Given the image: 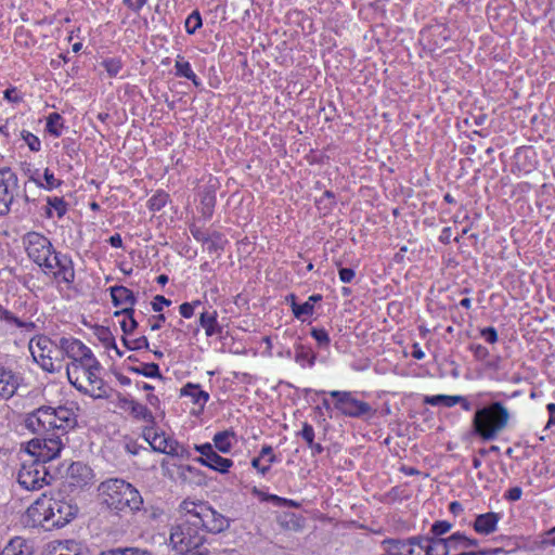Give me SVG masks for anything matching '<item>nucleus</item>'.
Segmentation results:
<instances>
[{
  "mask_svg": "<svg viewBox=\"0 0 555 555\" xmlns=\"http://www.w3.org/2000/svg\"><path fill=\"white\" fill-rule=\"evenodd\" d=\"M181 520L170 531L169 542L177 551L186 552L190 555H210L206 542L205 531L202 525H191L192 515H195L193 502L183 501L180 505Z\"/></svg>",
  "mask_w": 555,
  "mask_h": 555,
  "instance_id": "1",
  "label": "nucleus"
},
{
  "mask_svg": "<svg viewBox=\"0 0 555 555\" xmlns=\"http://www.w3.org/2000/svg\"><path fill=\"white\" fill-rule=\"evenodd\" d=\"M101 364L95 357H87L79 364L67 365L66 374L69 383L80 392L95 399L108 398L109 389L101 378Z\"/></svg>",
  "mask_w": 555,
  "mask_h": 555,
  "instance_id": "2",
  "label": "nucleus"
},
{
  "mask_svg": "<svg viewBox=\"0 0 555 555\" xmlns=\"http://www.w3.org/2000/svg\"><path fill=\"white\" fill-rule=\"evenodd\" d=\"M99 491L103 503L118 512L139 511L143 503L139 491L122 479L105 480L99 486Z\"/></svg>",
  "mask_w": 555,
  "mask_h": 555,
  "instance_id": "3",
  "label": "nucleus"
},
{
  "mask_svg": "<svg viewBox=\"0 0 555 555\" xmlns=\"http://www.w3.org/2000/svg\"><path fill=\"white\" fill-rule=\"evenodd\" d=\"M509 414L499 402L476 411L473 427L474 431L483 440L494 439L507 425Z\"/></svg>",
  "mask_w": 555,
  "mask_h": 555,
  "instance_id": "4",
  "label": "nucleus"
},
{
  "mask_svg": "<svg viewBox=\"0 0 555 555\" xmlns=\"http://www.w3.org/2000/svg\"><path fill=\"white\" fill-rule=\"evenodd\" d=\"M29 351L34 360L47 372H59L63 367L62 350L47 336H39L29 341Z\"/></svg>",
  "mask_w": 555,
  "mask_h": 555,
  "instance_id": "5",
  "label": "nucleus"
},
{
  "mask_svg": "<svg viewBox=\"0 0 555 555\" xmlns=\"http://www.w3.org/2000/svg\"><path fill=\"white\" fill-rule=\"evenodd\" d=\"M194 513L191 525H202L205 533H221L229 529L230 519L204 502H193Z\"/></svg>",
  "mask_w": 555,
  "mask_h": 555,
  "instance_id": "6",
  "label": "nucleus"
},
{
  "mask_svg": "<svg viewBox=\"0 0 555 555\" xmlns=\"http://www.w3.org/2000/svg\"><path fill=\"white\" fill-rule=\"evenodd\" d=\"M43 418V430L52 434L64 435L69 428L76 425V417L73 410L66 406L51 408L41 406Z\"/></svg>",
  "mask_w": 555,
  "mask_h": 555,
  "instance_id": "7",
  "label": "nucleus"
},
{
  "mask_svg": "<svg viewBox=\"0 0 555 555\" xmlns=\"http://www.w3.org/2000/svg\"><path fill=\"white\" fill-rule=\"evenodd\" d=\"M63 443L60 434H47L43 438H34L27 442L26 452L35 457V461L44 465L54 460L61 452Z\"/></svg>",
  "mask_w": 555,
  "mask_h": 555,
  "instance_id": "8",
  "label": "nucleus"
},
{
  "mask_svg": "<svg viewBox=\"0 0 555 555\" xmlns=\"http://www.w3.org/2000/svg\"><path fill=\"white\" fill-rule=\"evenodd\" d=\"M52 477L46 466L37 461L24 463L17 474V481L26 490L35 491L50 483Z\"/></svg>",
  "mask_w": 555,
  "mask_h": 555,
  "instance_id": "9",
  "label": "nucleus"
},
{
  "mask_svg": "<svg viewBox=\"0 0 555 555\" xmlns=\"http://www.w3.org/2000/svg\"><path fill=\"white\" fill-rule=\"evenodd\" d=\"M330 396L335 399V409L345 416L359 418L374 412L367 402L357 399L350 391L333 390Z\"/></svg>",
  "mask_w": 555,
  "mask_h": 555,
  "instance_id": "10",
  "label": "nucleus"
},
{
  "mask_svg": "<svg viewBox=\"0 0 555 555\" xmlns=\"http://www.w3.org/2000/svg\"><path fill=\"white\" fill-rule=\"evenodd\" d=\"M24 244L28 257L39 267L46 268L54 254L51 242L42 234L29 232L24 237Z\"/></svg>",
  "mask_w": 555,
  "mask_h": 555,
  "instance_id": "11",
  "label": "nucleus"
},
{
  "mask_svg": "<svg viewBox=\"0 0 555 555\" xmlns=\"http://www.w3.org/2000/svg\"><path fill=\"white\" fill-rule=\"evenodd\" d=\"M144 437L152 449L156 452L181 457L186 454V450L183 446H181L178 441L166 437L164 433L158 434L153 429H147L144 431Z\"/></svg>",
  "mask_w": 555,
  "mask_h": 555,
  "instance_id": "12",
  "label": "nucleus"
},
{
  "mask_svg": "<svg viewBox=\"0 0 555 555\" xmlns=\"http://www.w3.org/2000/svg\"><path fill=\"white\" fill-rule=\"evenodd\" d=\"M48 526L63 527L77 514V507L64 500L49 499Z\"/></svg>",
  "mask_w": 555,
  "mask_h": 555,
  "instance_id": "13",
  "label": "nucleus"
},
{
  "mask_svg": "<svg viewBox=\"0 0 555 555\" xmlns=\"http://www.w3.org/2000/svg\"><path fill=\"white\" fill-rule=\"evenodd\" d=\"M94 474L91 467L74 462L67 469L66 481L73 489H85L93 483Z\"/></svg>",
  "mask_w": 555,
  "mask_h": 555,
  "instance_id": "14",
  "label": "nucleus"
},
{
  "mask_svg": "<svg viewBox=\"0 0 555 555\" xmlns=\"http://www.w3.org/2000/svg\"><path fill=\"white\" fill-rule=\"evenodd\" d=\"M59 345L60 350H62V359L66 356L72 360L68 365L79 364L87 357H93L92 351L78 339L63 337Z\"/></svg>",
  "mask_w": 555,
  "mask_h": 555,
  "instance_id": "15",
  "label": "nucleus"
},
{
  "mask_svg": "<svg viewBox=\"0 0 555 555\" xmlns=\"http://www.w3.org/2000/svg\"><path fill=\"white\" fill-rule=\"evenodd\" d=\"M46 269L53 270L55 278L66 283H72L75 278V271L72 259L64 254L54 253Z\"/></svg>",
  "mask_w": 555,
  "mask_h": 555,
  "instance_id": "16",
  "label": "nucleus"
},
{
  "mask_svg": "<svg viewBox=\"0 0 555 555\" xmlns=\"http://www.w3.org/2000/svg\"><path fill=\"white\" fill-rule=\"evenodd\" d=\"M385 552L382 555H424L422 545L417 544L416 538L405 540L384 541Z\"/></svg>",
  "mask_w": 555,
  "mask_h": 555,
  "instance_id": "17",
  "label": "nucleus"
},
{
  "mask_svg": "<svg viewBox=\"0 0 555 555\" xmlns=\"http://www.w3.org/2000/svg\"><path fill=\"white\" fill-rule=\"evenodd\" d=\"M18 387L15 374L0 364V400H8L16 392Z\"/></svg>",
  "mask_w": 555,
  "mask_h": 555,
  "instance_id": "18",
  "label": "nucleus"
},
{
  "mask_svg": "<svg viewBox=\"0 0 555 555\" xmlns=\"http://www.w3.org/2000/svg\"><path fill=\"white\" fill-rule=\"evenodd\" d=\"M417 544L422 545L424 555H449L444 538L415 537Z\"/></svg>",
  "mask_w": 555,
  "mask_h": 555,
  "instance_id": "19",
  "label": "nucleus"
},
{
  "mask_svg": "<svg viewBox=\"0 0 555 555\" xmlns=\"http://www.w3.org/2000/svg\"><path fill=\"white\" fill-rule=\"evenodd\" d=\"M49 499L46 495L35 501L27 509V516L34 525L48 526Z\"/></svg>",
  "mask_w": 555,
  "mask_h": 555,
  "instance_id": "20",
  "label": "nucleus"
},
{
  "mask_svg": "<svg viewBox=\"0 0 555 555\" xmlns=\"http://www.w3.org/2000/svg\"><path fill=\"white\" fill-rule=\"evenodd\" d=\"M499 520L500 516L496 513L480 514L474 521V529L479 534L488 535L495 531Z\"/></svg>",
  "mask_w": 555,
  "mask_h": 555,
  "instance_id": "21",
  "label": "nucleus"
},
{
  "mask_svg": "<svg viewBox=\"0 0 555 555\" xmlns=\"http://www.w3.org/2000/svg\"><path fill=\"white\" fill-rule=\"evenodd\" d=\"M449 555L460 554L466 552L470 546L476 545V541L468 539L464 534L456 532L446 539Z\"/></svg>",
  "mask_w": 555,
  "mask_h": 555,
  "instance_id": "22",
  "label": "nucleus"
},
{
  "mask_svg": "<svg viewBox=\"0 0 555 555\" xmlns=\"http://www.w3.org/2000/svg\"><path fill=\"white\" fill-rule=\"evenodd\" d=\"M112 301L115 307L124 306L133 308L135 304V297L129 288L125 286H113L111 287Z\"/></svg>",
  "mask_w": 555,
  "mask_h": 555,
  "instance_id": "23",
  "label": "nucleus"
},
{
  "mask_svg": "<svg viewBox=\"0 0 555 555\" xmlns=\"http://www.w3.org/2000/svg\"><path fill=\"white\" fill-rule=\"evenodd\" d=\"M181 396L190 397L192 402L195 405H198V412L204 410V406L209 399L208 392L202 390L199 385L192 383H189L181 388Z\"/></svg>",
  "mask_w": 555,
  "mask_h": 555,
  "instance_id": "24",
  "label": "nucleus"
},
{
  "mask_svg": "<svg viewBox=\"0 0 555 555\" xmlns=\"http://www.w3.org/2000/svg\"><path fill=\"white\" fill-rule=\"evenodd\" d=\"M199 324L205 330V334L210 337L221 332L217 322V312L205 311L199 317Z\"/></svg>",
  "mask_w": 555,
  "mask_h": 555,
  "instance_id": "25",
  "label": "nucleus"
},
{
  "mask_svg": "<svg viewBox=\"0 0 555 555\" xmlns=\"http://www.w3.org/2000/svg\"><path fill=\"white\" fill-rule=\"evenodd\" d=\"M12 201L13 193L9 189L4 173L0 171V215L9 212Z\"/></svg>",
  "mask_w": 555,
  "mask_h": 555,
  "instance_id": "26",
  "label": "nucleus"
},
{
  "mask_svg": "<svg viewBox=\"0 0 555 555\" xmlns=\"http://www.w3.org/2000/svg\"><path fill=\"white\" fill-rule=\"evenodd\" d=\"M51 555H89L87 550L75 541L61 542Z\"/></svg>",
  "mask_w": 555,
  "mask_h": 555,
  "instance_id": "27",
  "label": "nucleus"
},
{
  "mask_svg": "<svg viewBox=\"0 0 555 555\" xmlns=\"http://www.w3.org/2000/svg\"><path fill=\"white\" fill-rule=\"evenodd\" d=\"M235 434L232 430L217 433L212 439L215 447L222 453L230 452Z\"/></svg>",
  "mask_w": 555,
  "mask_h": 555,
  "instance_id": "28",
  "label": "nucleus"
},
{
  "mask_svg": "<svg viewBox=\"0 0 555 555\" xmlns=\"http://www.w3.org/2000/svg\"><path fill=\"white\" fill-rule=\"evenodd\" d=\"M217 472L227 473L228 469L233 465L232 460L220 456L216 451L208 457L203 464Z\"/></svg>",
  "mask_w": 555,
  "mask_h": 555,
  "instance_id": "29",
  "label": "nucleus"
},
{
  "mask_svg": "<svg viewBox=\"0 0 555 555\" xmlns=\"http://www.w3.org/2000/svg\"><path fill=\"white\" fill-rule=\"evenodd\" d=\"M134 309L125 307L120 311L115 312V315H125L126 318L120 322V327L125 334H130L138 326L137 321L133 318Z\"/></svg>",
  "mask_w": 555,
  "mask_h": 555,
  "instance_id": "30",
  "label": "nucleus"
},
{
  "mask_svg": "<svg viewBox=\"0 0 555 555\" xmlns=\"http://www.w3.org/2000/svg\"><path fill=\"white\" fill-rule=\"evenodd\" d=\"M130 414L137 418L147 423H152L154 421L152 412L143 404L137 402H130L129 410Z\"/></svg>",
  "mask_w": 555,
  "mask_h": 555,
  "instance_id": "31",
  "label": "nucleus"
},
{
  "mask_svg": "<svg viewBox=\"0 0 555 555\" xmlns=\"http://www.w3.org/2000/svg\"><path fill=\"white\" fill-rule=\"evenodd\" d=\"M42 410L39 408L35 412L27 415L25 420V426L33 433H44L43 430V418L41 417Z\"/></svg>",
  "mask_w": 555,
  "mask_h": 555,
  "instance_id": "32",
  "label": "nucleus"
},
{
  "mask_svg": "<svg viewBox=\"0 0 555 555\" xmlns=\"http://www.w3.org/2000/svg\"><path fill=\"white\" fill-rule=\"evenodd\" d=\"M461 400H462V396H447V395H437V396H431V397L425 398V402L430 405L442 404L448 408L454 406Z\"/></svg>",
  "mask_w": 555,
  "mask_h": 555,
  "instance_id": "33",
  "label": "nucleus"
},
{
  "mask_svg": "<svg viewBox=\"0 0 555 555\" xmlns=\"http://www.w3.org/2000/svg\"><path fill=\"white\" fill-rule=\"evenodd\" d=\"M3 555H31L29 546L22 539L12 540L3 551Z\"/></svg>",
  "mask_w": 555,
  "mask_h": 555,
  "instance_id": "34",
  "label": "nucleus"
},
{
  "mask_svg": "<svg viewBox=\"0 0 555 555\" xmlns=\"http://www.w3.org/2000/svg\"><path fill=\"white\" fill-rule=\"evenodd\" d=\"M175 68H176L177 76L190 79L195 85H197L196 75L193 73L190 63L188 61H184L183 57L178 56L176 64H175Z\"/></svg>",
  "mask_w": 555,
  "mask_h": 555,
  "instance_id": "35",
  "label": "nucleus"
},
{
  "mask_svg": "<svg viewBox=\"0 0 555 555\" xmlns=\"http://www.w3.org/2000/svg\"><path fill=\"white\" fill-rule=\"evenodd\" d=\"M295 360L301 365L307 363L309 366H312L315 361V353L310 348L299 345L296 348Z\"/></svg>",
  "mask_w": 555,
  "mask_h": 555,
  "instance_id": "36",
  "label": "nucleus"
},
{
  "mask_svg": "<svg viewBox=\"0 0 555 555\" xmlns=\"http://www.w3.org/2000/svg\"><path fill=\"white\" fill-rule=\"evenodd\" d=\"M48 206H49V208L47 210L48 217L52 216V214H51L52 208L56 211L59 218L63 217L66 212V203L64 202V199L62 197H49Z\"/></svg>",
  "mask_w": 555,
  "mask_h": 555,
  "instance_id": "37",
  "label": "nucleus"
},
{
  "mask_svg": "<svg viewBox=\"0 0 555 555\" xmlns=\"http://www.w3.org/2000/svg\"><path fill=\"white\" fill-rule=\"evenodd\" d=\"M131 371L142 374L146 377H159L162 378V374L159 372V367L156 363H144L141 366L132 367Z\"/></svg>",
  "mask_w": 555,
  "mask_h": 555,
  "instance_id": "38",
  "label": "nucleus"
},
{
  "mask_svg": "<svg viewBox=\"0 0 555 555\" xmlns=\"http://www.w3.org/2000/svg\"><path fill=\"white\" fill-rule=\"evenodd\" d=\"M61 128H62V117L60 114L57 113H52L50 114V116L48 117V120H47V130L55 135V137H60L61 135Z\"/></svg>",
  "mask_w": 555,
  "mask_h": 555,
  "instance_id": "39",
  "label": "nucleus"
},
{
  "mask_svg": "<svg viewBox=\"0 0 555 555\" xmlns=\"http://www.w3.org/2000/svg\"><path fill=\"white\" fill-rule=\"evenodd\" d=\"M202 26V17L198 11L192 12L185 21V29L189 34H194Z\"/></svg>",
  "mask_w": 555,
  "mask_h": 555,
  "instance_id": "40",
  "label": "nucleus"
},
{
  "mask_svg": "<svg viewBox=\"0 0 555 555\" xmlns=\"http://www.w3.org/2000/svg\"><path fill=\"white\" fill-rule=\"evenodd\" d=\"M313 305L309 301L304 302L302 305L294 304V315L297 319H304L305 317H310L313 314Z\"/></svg>",
  "mask_w": 555,
  "mask_h": 555,
  "instance_id": "41",
  "label": "nucleus"
},
{
  "mask_svg": "<svg viewBox=\"0 0 555 555\" xmlns=\"http://www.w3.org/2000/svg\"><path fill=\"white\" fill-rule=\"evenodd\" d=\"M452 528V525L449 522V521H446V520H441V521H436L433 526H431V533H433V537L431 538H442L441 535H443L444 533H448Z\"/></svg>",
  "mask_w": 555,
  "mask_h": 555,
  "instance_id": "42",
  "label": "nucleus"
},
{
  "mask_svg": "<svg viewBox=\"0 0 555 555\" xmlns=\"http://www.w3.org/2000/svg\"><path fill=\"white\" fill-rule=\"evenodd\" d=\"M22 138H23L25 143L28 145V147L33 152L40 151L41 142H40V140H39V138L37 135H35V134H33L31 132H28V131H23L22 132Z\"/></svg>",
  "mask_w": 555,
  "mask_h": 555,
  "instance_id": "43",
  "label": "nucleus"
},
{
  "mask_svg": "<svg viewBox=\"0 0 555 555\" xmlns=\"http://www.w3.org/2000/svg\"><path fill=\"white\" fill-rule=\"evenodd\" d=\"M281 525L288 530L298 531L301 529L300 519L294 514L285 515V519L281 521Z\"/></svg>",
  "mask_w": 555,
  "mask_h": 555,
  "instance_id": "44",
  "label": "nucleus"
},
{
  "mask_svg": "<svg viewBox=\"0 0 555 555\" xmlns=\"http://www.w3.org/2000/svg\"><path fill=\"white\" fill-rule=\"evenodd\" d=\"M102 65L111 77H115L121 68V63L117 59L105 60L103 61Z\"/></svg>",
  "mask_w": 555,
  "mask_h": 555,
  "instance_id": "45",
  "label": "nucleus"
},
{
  "mask_svg": "<svg viewBox=\"0 0 555 555\" xmlns=\"http://www.w3.org/2000/svg\"><path fill=\"white\" fill-rule=\"evenodd\" d=\"M204 244L206 245V249L209 253H214V251H217L218 249L222 248V242H221L220 235L208 236L207 238H205Z\"/></svg>",
  "mask_w": 555,
  "mask_h": 555,
  "instance_id": "46",
  "label": "nucleus"
},
{
  "mask_svg": "<svg viewBox=\"0 0 555 555\" xmlns=\"http://www.w3.org/2000/svg\"><path fill=\"white\" fill-rule=\"evenodd\" d=\"M311 335L320 346H327L330 344V336L323 328H313Z\"/></svg>",
  "mask_w": 555,
  "mask_h": 555,
  "instance_id": "47",
  "label": "nucleus"
},
{
  "mask_svg": "<svg viewBox=\"0 0 555 555\" xmlns=\"http://www.w3.org/2000/svg\"><path fill=\"white\" fill-rule=\"evenodd\" d=\"M195 449L202 454L198 461L204 464L208 457L215 452L212 446L210 443H205L202 446H196Z\"/></svg>",
  "mask_w": 555,
  "mask_h": 555,
  "instance_id": "48",
  "label": "nucleus"
},
{
  "mask_svg": "<svg viewBox=\"0 0 555 555\" xmlns=\"http://www.w3.org/2000/svg\"><path fill=\"white\" fill-rule=\"evenodd\" d=\"M300 436L302 437V439H305V441L308 443V446H313L314 429L310 424H308V423L304 424L302 429L300 431Z\"/></svg>",
  "mask_w": 555,
  "mask_h": 555,
  "instance_id": "49",
  "label": "nucleus"
},
{
  "mask_svg": "<svg viewBox=\"0 0 555 555\" xmlns=\"http://www.w3.org/2000/svg\"><path fill=\"white\" fill-rule=\"evenodd\" d=\"M201 305V301L199 300H196L192 304L190 302H184L182 305H180L179 307V310H180V314L185 318V319H189L191 318L193 314H194V308L195 306H198Z\"/></svg>",
  "mask_w": 555,
  "mask_h": 555,
  "instance_id": "50",
  "label": "nucleus"
},
{
  "mask_svg": "<svg viewBox=\"0 0 555 555\" xmlns=\"http://www.w3.org/2000/svg\"><path fill=\"white\" fill-rule=\"evenodd\" d=\"M166 202H167L166 194H157V195H154L150 199V207L152 210H159L162 207L165 206Z\"/></svg>",
  "mask_w": 555,
  "mask_h": 555,
  "instance_id": "51",
  "label": "nucleus"
},
{
  "mask_svg": "<svg viewBox=\"0 0 555 555\" xmlns=\"http://www.w3.org/2000/svg\"><path fill=\"white\" fill-rule=\"evenodd\" d=\"M43 177L47 189L52 190L61 185V180L56 179L48 168L44 170Z\"/></svg>",
  "mask_w": 555,
  "mask_h": 555,
  "instance_id": "52",
  "label": "nucleus"
},
{
  "mask_svg": "<svg viewBox=\"0 0 555 555\" xmlns=\"http://www.w3.org/2000/svg\"><path fill=\"white\" fill-rule=\"evenodd\" d=\"M170 305H171V301L162 295L155 296L154 300L152 301V308L155 312L162 311L163 306H170Z\"/></svg>",
  "mask_w": 555,
  "mask_h": 555,
  "instance_id": "53",
  "label": "nucleus"
},
{
  "mask_svg": "<svg viewBox=\"0 0 555 555\" xmlns=\"http://www.w3.org/2000/svg\"><path fill=\"white\" fill-rule=\"evenodd\" d=\"M125 346L129 349H140V348H149V340L145 336H142L135 340H133V345L130 346L126 338H122Z\"/></svg>",
  "mask_w": 555,
  "mask_h": 555,
  "instance_id": "54",
  "label": "nucleus"
},
{
  "mask_svg": "<svg viewBox=\"0 0 555 555\" xmlns=\"http://www.w3.org/2000/svg\"><path fill=\"white\" fill-rule=\"evenodd\" d=\"M481 336L483 339L490 344H493L498 340L496 331L493 327H487L481 331Z\"/></svg>",
  "mask_w": 555,
  "mask_h": 555,
  "instance_id": "55",
  "label": "nucleus"
},
{
  "mask_svg": "<svg viewBox=\"0 0 555 555\" xmlns=\"http://www.w3.org/2000/svg\"><path fill=\"white\" fill-rule=\"evenodd\" d=\"M260 459H266L267 457V463L270 465L271 463H273L275 461V456L273 454V449L271 446H263L261 451H260V455H259Z\"/></svg>",
  "mask_w": 555,
  "mask_h": 555,
  "instance_id": "56",
  "label": "nucleus"
},
{
  "mask_svg": "<svg viewBox=\"0 0 555 555\" xmlns=\"http://www.w3.org/2000/svg\"><path fill=\"white\" fill-rule=\"evenodd\" d=\"M470 349L474 356L479 360L486 359L489 354L488 349L481 345H472Z\"/></svg>",
  "mask_w": 555,
  "mask_h": 555,
  "instance_id": "57",
  "label": "nucleus"
},
{
  "mask_svg": "<svg viewBox=\"0 0 555 555\" xmlns=\"http://www.w3.org/2000/svg\"><path fill=\"white\" fill-rule=\"evenodd\" d=\"M147 0H122V3L133 12H138Z\"/></svg>",
  "mask_w": 555,
  "mask_h": 555,
  "instance_id": "58",
  "label": "nucleus"
},
{
  "mask_svg": "<svg viewBox=\"0 0 555 555\" xmlns=\"http://www.w3.org/2000/svg\"><path fill=\"white\" fill-rule=\"evenodd\" d=\"M354 278V271L349 268H341L339 270V279L344 283H350Z\"/></svg>",
  "mask_w": 555,
  "mask_h": 555,
  "instance_id": "59",
  "label": "nucleus"
},
{
  "mask_svg": "<svg viewBox=\"0 0 555 555\" xmlns=\"http://www.w3.org/2000/svg\"><path fill=\"white\" fill-rule=\"evenodd\" d=\"M124 555H152L149 551L138 547H124L121 548Z\"/></svg>",
  "mask_w": 555,
  "mask_h": 555,
  "instance_id": "60",
  "label": "nucleus"
},
{
  "mask_svg": "<svg viewBox=\"0 0 555 555\" xmlns=\"http://www.w3.org/2000/svg\"><path fill=\"white\" fill-rule=\"evenodd\" d=\"M261 460L259 456L258 457H255L253 461H251V465L253 467H255L256 469H258V472H260L262 475H264L269 468H270V465L267 464V465H261Z\"/></svg>",
  "mask_w": 555,
  "mask_h": 555,
  "instance_id": "61",
  "label": "nucleus"
},
{
  "mask_svg": "<svg viewBox=\"0 0 555 555\" xmlns=\"http://www.w3.org/2000/svg\"><path fill=\"white\" fill-rule=\"evenodd\" d=\"M505 496L509 501H517V500H519L520 499V488L519 487H514V488L509 489Z\"/></svg>",
  "mask_w": 555,
  "mask_h": 555,
  "instance_id": "62",
  "label": "nucleus"
},
{
  "mask_svg": "<svg viewBox=\"0 0 555 555\" xmlns=\"http://www.w3.org/2000/svg\"><path fill=\"white\" fill-rule=\"evenodd\" d=\"M4 98L10 102H18L20 101V98L16 94L15 88L7 89L4 91Z\"/></svg>",
  "mask_w": 555,
  "mask_h": 555,
  "instance_id": "63",
  "label": "nucleus"
},
{
  "mask_svg": "<svg viewBox=\"0 0 555 555\" xmlns=\"http://www.w3.org/2000/svg\"><path fill=\"white\" fill-rule=\"evenodd\" d=\"M547 411L550 413V418L546 424V427H551L552 425L555 424V403L547 404Z\"/></svg>",
  "mask_w": 555,
  "mask_h": 555,
  "instance_id": "64",
  "label": "nucleus"
}]
</instances>
